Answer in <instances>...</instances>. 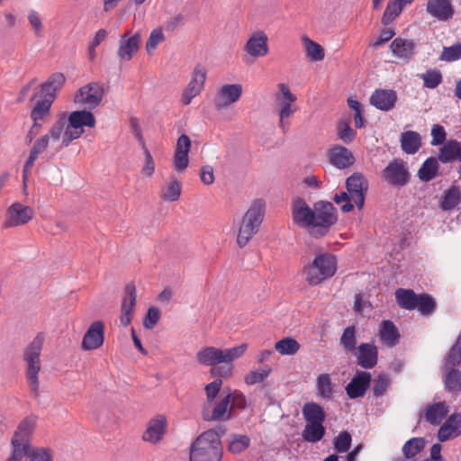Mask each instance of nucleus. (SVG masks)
I'll use <instances>...</instances> for the list:
<instances>
[{"mask_svg": "<svg viewBox=\"0 0 461 461\" xmlns=\"http://www.w3.org/2000/svg\"><path fill=\"white\" fill-rule=\"evenodd\" d=\"M425 445L423 438H411L404 443L402 451L404 456L417 460V456L423 450Z\"/></svg>", "mask_w": 461, "mask_h": 461, "instance_id": "nucleus-38", "label": "nucleus"}, {"mask_svg": "<svg viewBox=\"0 0 461 461\" xmlns=\"http://www.w3.org/2000/svg\"><path fill=\"white\" fill-rule=\"evenodd\" d=\"M461 363V336L457 339L456 344L451 348L445 361L444 368H455Z\"/></svg>", "mask_w": 461, "mask_h": 461, "instance_id": "nucleus-54", "label": "nucleus"}, {"mask_svg": "<svg viewBox=\"0 0 461 461\" xmlns=\"http://www.w3.org/2000/svg\"><path fill=\"white\" fill-rule=\"evenodd\" d=\"M275 349L281 355H294L300 349V344L293 338H285L275 344Z\"/></svg>", "mask_w": 461, "mask_h": 461, "instance_id": "nucleus-49", "label": "nucleus"}, {"mask_svg": "<svg viewBox=\"0 0 461 461\" xmlns=\"http://www.w3.org/2000/svg\"><path fill=\"white\" fill-rule=\"evenodd\" d=\"M427 12L439 21H449L452 19L455 9L451 0H428Z\"/></svg>", "mask_w": 461, "mask_h": 461, "instance_id": "nucleus-27", "label": "nucleus"}, {"mask_svg": "<svg viewBox=\"0 0 461 461\" xmlns=\"http://www.w3.org/2000/svg\"><path fill=\"white\" fill-rule=\"evenodd\" d=\"M292 218L297 226L312 230V208L303 198L297 197L293 201Z\"/></svg>", "mask_w": 461, "mask_h": 461, "instance_id": "nucleus-17", "label": "nucleus"}, {"mask_svg": "<svg viewBox=\"0 0 461 461\" xmlns=\"http://www.w3.org/2000/svg\"><path fill=\"white\" fill-rule=\"evenodd\" d=\"M33 209L21 203H14L6 211L4 221L5 228H13L24 225L33 217Z\"/></svg>", "mask_w": 461, "mask_h": 461, "instance_id": "nucleus-13", "label": "nucleus"}, {"mask_svg": "<svg viewBox=\"0 0 461 461\" xmlns=\"http://www.w3.org/2000/svg\"><path fill=\"white\" fill-rule=\"evenodd\" d=\"M222 385L221 379H216L205 385L206 403L212 404Z\"/></svg>", "mask_w": 461, "mask_h": 461, "instance_id": "nucleus-60", "label": "nucleus"}, {"mask_svg": "<svg viewBox=\"0 0 461 461\" xmlns=\"http://www.w3.org/2000/svg\"><path fill=\"white\" fill-rule=\"evenodd\" d=\"M357 364L366 369H371L377 364L378 349L372 343H362L355 350Z\"/></svg>", "mask_w": 461, "mask_h": 461, "instance_id": "nucleus-22", "label": "nucleus"}, {"mask_svg": "<svg viewBox=\"0 0 461 461\" xmlns=\"http://www.w3.org/2000/svg\"><path fill=\"white\" fill-rule=\"evenodd\" d=\"M390 378L385 374H381L374 381L373 393L375 397H380L387 391L390 386Z\"/></svg>", "mask_w": 461, "mask_h": 461, "instance_id": "nucleus-58", "label": "nucleus"}, {"mask_svg": "<svg viewBox=\"0 0 461 461\" xmlns=\"http://www.w3.org/2000/svg\"><path fill=\"white\" fill-rule=\"evenodd\" d=\"M445 386L451 393L461 391V372L455 368H445Z\"/></svg>", "mask_w": 461, "mask_h": 461, "instance_id": "nucleus-43", "label": "nucleus"}, {"mask_svg": "<svg viewBox=\"0 0 461 461\" xmlns=\"http://www.w3.org/2000/svg\"><path fill=\"white\" fill-rule=\"evenodd\" d=\"M394 294L396 303L402 309H418L422 315H429L436 309V302L430 294H417L412 290L404 288H398Z\"/></svg>", "mask_w": 461, "mask_h": 461, "instance_id": "nucleus-7", "label": "nucleus"}, {"mask_svg": "<svg viewBox=\"0 0 461 461\" xmlns=\"http://www.w3.org/2000/svg\"><path fill=\"white\" fill-rule=\"evenodd\" d=\"M423 86H438L442 81V75L439 70L433 69L428 70L426 74L423 75Z\"/></svg>", "mask_w": 461, "mask_h": 461, "instance_id": "nucleus-63", "label": "nucleus"}, {"mask_svg": "<svg viewBox=\"0 0 461 461\" xmlns=\"http://www.w3.org/2000/svg\"><path fill=\"white\" fill-rule=\"evenodd\" d=\"M379 336L381 341L389 347H393L400 337L398 329L391 321H383L381 322Z\"/></svg>", "mask_w": 461, "mask_h": 461, "instance_id": "nucleus-35", "label": "nucleus"}, {"mask_svg": "<svg viewBox=\"0 0 461 461\" xmlns=\"http://www.w3.org/2000/svg\"><path fill=\"white\" fill-rule=\"evenodd\" d=\"M449 412V406L445 402L428 404L423 412V417L430 425H439Z\"/></svg>", "mask_w": 461, "mask_h": 461, "instance_id": "nucleus-31", "label": "nucleus"}, {"mask_svg": "<svg viewBox=\"0 0 461 461\" xmlns=\"http://www.w3.org/2000/svg\"><path fill=\"white\" fill-rule=\"evenodd\" d=\"M356 329L354 326H348L344 330L340 337V345L347 352H352L356 349Z\"/></svg>", "mask_w": 461, "mask_h": 461, "instance_id": "nucleus-52", "label": "nucleus"}, {"mask_svg": "<svg viewBox=\"0 0 461 461\" xmlns=\"http://www.w3.org/2000/svg\"><path fill=\"white\" fill-rule=\"evenodd\" d=\"M351 441V435L348 431H341L337 437L334 438V448L339 453H345L350 448Z\"/></svg>", "mask_w": 461, "mask_h": 461, "instance_id": "nucleus-55", "label": "nucleus"}, {"mask_svg": "<svg viewBox=\"0 0 461 461\" xmlns=\"http://www.w3.org/2000/svg\"><path fill=\"white\" fill-rule=\"evenodd\" d=\"M104 341V324L102 321H95L88 327L83 336L81 348L90 351L101 348Z\"/></svg>", "mask_w": 461, "mask_h": 461, "instance_id": "nucleus-16", "label": "nucleus"}, {"mask_svg": "<svg viewBox=\"0 0 461 461\" xmlns=\"http://www.w3.org/2000/svg\"><path fill=\"white\" fill-rule=\"evenodd\" d=\"M50 136H41L37 139L33 143L32 148L30 150L29 157L23 166V177L26 178L29 172L32 169L34 162L38 158L39 155L42 153L49 146Z\"/></svg>", "mask_w": 461, "mask_h": 461, "instance_id": "nucleus-32", "label": "nucleus"}, {"mask_svg": "<svg viewBox=\"0 0 461 461\" xmlns=\"http://www.w3.org/2000/svg\"><path fill=\"white\" fill-rule=\"evenodd\" d=\"M241 95V88H220L214 97L218 109L235 103Z\"/></svg>", "mask_w": 461, "mask_h": 461, "instance_id": "nucleus-36", "label": "nucleus"}, {"mask_svg": "<svg viewBox=\"0 0 461 461\" xmlns=\"http://www.w3.org/2000/svg\"><path fill=\"white\" fill-rule=\"evenodd\" d=\"M348 105L354 112L353 118L355 126L357 129H361L365 127L366 120L363 116L364 114V106L357 100L353 97L348 98Z\"/></svg>", "mask_w": 461, "mask_h": 461, "instance_id": "nucleus-50", "label": "nucleus"}, {"mask_svg": "<svg viewBox=\"0 0 461 461\" xmlns=\"http://www.w3.org/2000/svg\"><path fill=\"white\" fill-rule=\"evenodd\" d=\"M438 168V161L435 158H427L418 171V176L422 181L432 180Z\"/></svg>", "mask_w": 461, "mask_h": 461, "instance_id": "nucleus-44", "label": "nucleus"}, {"mask_svg": "<svg viewBox=\"0 0 461 461\" xmlns=\"http://www.w3.org/2000/svg\"><path fill=\"white\" fill-rule=\"evenodd\" d=\"M457 140H450L444 143L438 152V159L443 163L456 160Z\"/></svg>", "mask_w": 461, "mask_h": 461, "instance_id": "nucleus-46", "label": "nucleus"}, {"mask_svg": "<svg viewBox=\"0 0 461 461\" xmlns=\"http://www.w3.org/2000/svg\"><path fill=\"white\" fill-rule=\"evenodd\" d=\"M271 371L270 367L261 370H251L245 375L244 381L249 385L261 383L270 375Z\"/></svg>", "mask_w": 461, "mask_h": 461, "instance_id": "nucleus-56", "label": "nucleus"}, {"mask_svg": "<svg viewBox=\"0 0 461 461\" xmlns=\"http://www.w3.org/2000/svg\"><path fill=\"white\" fill-rule=\"evenodd\" d=\"M347 191H341L333 197L337 204L342 203L344 212H351L356 205L362 209L365 203L366 194L368 189V181L362 173H354L346 180Z\"/></svg>", "mask_w": 461, "mask_h": 461, "instance_id": "nucleus-4", "label": "nucleus"}, {"mask_svg": "<svg viewBox=\"0 0 461 461\" xmlns=\"http://www.w3.org/2000/svg\"><path fill=\"white\" fill-rule=\"evenodd\" d=\"M461 59V43L457 42L450 47H444L439 59L444 61H455Z\"/></svg>", "mask_w": 461, "mask_h": 461, "instance_id": "nucleus-57", "label": "nucleus"}, {"mask_svg": "<svg viewBox=\"0 0 461 461\" xmlns=\"http://www.w3.org/2000/svg\"><path fill=\"white\" fill-rule=\"evenodd\" d=\"M295 101L296 96L290 92L289 88H280L276 95V106L279 109V126L283 131L286 130L285 119L289 118L297 110Z\"/></svg>", "mask_w": 461, "mask_h": 461, "instance_id": "nucleus-14", "label": "nucleus"}, {"mask_svg": "<svg viewBox=\"0 0 461 461\" xmlns=\"http://www.w3.org/2000/svg\"><path fill=\"white\" fill-rule=\"evenodd\" d=\"M66 122L59 120L51 127L49 133L45 134V136H50V140H51L52 142L60 141L59 148L68 147L70 143L66 142Z\"/></svg>", "mask_w": 461, "mask_h": 461, "instance_id": "nucleus-40", "label": "nucleus"}, {"mask_svg": "<svg viewBox=\"0 0 461 461\" xmlns=\"http://www.w3.org/2000/svg\"><path fill=\"white\" fill-rule=\"evenodd\" d=\"M337 271V259L330 253L317 255L313 260L303 267V273L308 285L316 286L332 277Z\"/></svg>", "mask_w": 461, "mask_h": 461, "instance_id": "nucleus-6", "label": "nucleus"}, {"mask_svg": "<svg viewBox=\"0 0 461 461\" xmlns=\"http://www.w3.org/2000/svg\"><path fill=\"white\" fill-rule=\"evenodd\" d=\"M461 198V194L457 187L453 186L447 190L445 194L443 200L441 202V208L445 211H448L456 206Z\"/></svg>", "mask_w": 461, "mask_h": 461, "instance_id": "nucleus-53", "label": "nucleus"}, {"mask_svg": "<svg viewBox=\"0 0 461 461\" xmlns=\"http://www.w3.org/2000/svg\"><path fill=\"white\" fill-rule=\"evenodd\" d=\"M328 157L330 163L339 169L348 168L355 162L353 153L348 148L340 145L330 148Z\"/></svg>", "mask_w": 461, "mask_h": 461, "instance_id": "nucleus-21", "label": "nucleus"}, {"mask_svg": "<svg viewBox=\"0 0 461 461\" xmlns=\"http://www.w3.org/2000/svg\"><path fill=\"white\" fill-rule=\"evenodd\" d=\"M303 416L306 423H321L325 420V411L323 408L316 402H306L302 410Z\"/></svg>", "mask_w": 461, "mask_h": 461, "instance_id": "nucleus-34", "label": "nucleus"}, {"mask_svg": "<svg viewBox=\"0 0 461 461\" xmlns=\"http://www.w3.org/2000/svg\"><path fill=\"white\" fill-rule=\"evenodd\" d=\"M402 9L403 7L401 4L396 3L394 0H389L381 18L382 24L384 26L390 25L400 15Z\"/></svg>", "mask_w": 461, "mask_h": 461, "instance_id": "nucleus-45", "label": "nucleus"}, {"mask_svg": "<svg viewBox=\"0 0 461 461\" xmlns=\"http://www.w3.org/2000/svg\"><path fill=\"white\" fill-rule=\"evenodd\" d=\"M446 131L443 126L439 124H434L431 129V141L432 146H438L445 143L446 140Z\"/></svg>", "mask_w": 461, "mask_h": 461, "instance_id": "nucleus-62", "label": "nucleus"}, {"mask_svg": "<svg viewBox=\"0 0 461 461\" xmlns=\"http://www.w3.org/2000/svg\"><path fill=\"white\" fill-rule=\"evenodd\" d=\"M35 427V419H23L12 439L13 453L9 461H21L27 456L30 461H52V452L44 447L30 448V438Z\"/></svg>", "mask_w": 461, "mask_h": 461, "instance_id": "nucleus-2", "label": "nucleus"}, {"mask_svg": "<svg viewBox=\"0 0 461 461\" xmlns=\"http://www.w3.org/2000/svg\"><path fill=\"white\" fill-rule=\"evenodd\" d=\"M57 96L56 88H37L31 98L32 109L31 118L33 122L45 121L50 112L51 104Z\"/></svg>", "mask_w": 461, "mask_h": 461, "instance_id": "nucleus-11", "label": "nucleus"}, {"mask_svg": "<svg viewBox=\"0 0 461 461\" xmlns=\"http://www.w3.org/2000/svg\"><path fill=\"white\" fill-rule=\"evenodd\" d=\"M142 150L145 157V163L141 168V174L147 177H151L155 172V162L150 151L145 144L142 146Z\"/></svg>", "mask_w": 461, "mask_h": 461, "instance_id": "nucleus-59", "label": "nucleus"}, {"mask_svg": "<svg viewBox=\"0 0 461 461\" xmlns=\"http://www.w3.org/2000/svg\"><path fill=\"white\" fill-rule=\"evenodd\" d=\"M137 293L133 283L126 285L124 289V297L121 305L120 321L122 325L128 326L133 317L134 307L136 305Z\"/></svg>", "mask_w": 461, "mask_h": 461, "instance_id": "nucleus-19", "label": "nucleus"}, {"mask_svg": "<svg viewBox=\"0 0 461 461\" xmlns=\"http://www.w3.org/2000/svg\"><path fill=\"white\" fill-rule=\"evenodd\" d=\"M312 212V230L310 233L314 237H322L337 222V210L330 202L319 201L313 204Z\"/></svg>", "mask_w": 461, "mask_h": 461, "instance_id": "nucleus-9", "label": "nucleus"}, {"mask_svg": "<svg viewBox=\"0 0 461 461\" xmlns=\"http://www.w3.org/2000/svg\"><path fill=\"white\" fill-rule=\"evenodd\" d=\"M265 206L263 200L257 199L244 213L237 235V244L240 248H244L259 230L265 216Z\"/></svg>", "mask_w": 461, "mask_h": 461, "instance_id": "nucleus-5", "label": "nucleus"}, {"mask_svg": "<svg viewBox=\"0 0 461 461\" xmlns=\"http://www.w3.org/2000/svg\"><path fill=\"white\" fill-rule=\"evenodd\" d=\"M326 429L321 423H306L302 431V437L304 441L316 443L322 439Z\"/></svg>", "mask_w": 461, "mask_h": 461, "instance_id": "nucleus-37", "label": "nucleus"}, {"mask_svg": "<svg viewBox=\"0 0 461 461\" xmlns=\"http://www.w3.org/2000/svg\"><path fill=\"white\" fill-rule=\"evenodd\" d=\"M416 44L413 40L402 37L395 38L390 44V50L393 56L404 61L411 60L415 54Z\"/></svg>", "mask_w": 461, "mask_h": 461, "instance_id": "nucleus-28", "label": "nucleus"}, {"mask_svg": "<svg viewBox=\"0 0 461 461\" xmlns=\"http://www.w3.org/2000/svg\"><path fill=\"white\" fill-rule=\"evenodd\" d=\"M181 195V186L176 178H171L170 182L162 189L160 198L164 201L175 202Z\"/></svg>", "mask_w": 461, "mask_h": 461, "instance_id": "nucleus-47", "label": "nucleus"}, {"mask_svg": "<svg viewBox=\"0 0 461 461\" xmlns=\"http://www.w3.org/2000/svg\"><path fill=\"white\" fill-rule=\"evenodd\" d=\"M44 334L38 333L24 351V361L27 365L26 377L31 389L37 393L39 390L38 375L41 371L40 356L44 343Z\"/></svg>", "mask_w": 461, "mask_h": 461, "instance_id": "nucleus-8", "label": "nucleus"}, {"mask_svg": "<svg viewBox=\"0 0 461 461\" xmlns=\"http://www.w3.org/2000/svg\"><path fill=\"white\" fill-rule=\"evenodd\" d=\"M371 382V375L368 372H357L346 386L347 394L350 399L363 397Z\"/></svg>", "mask_w": 461, "mask_h": 461, "instance_id": "nucleus-23", "label": "nucleus"}, {"mask_svg": "<svg viewBox=\"0 0 461 461\" xmlns=\"http://www.w3.org/2000/svg\"><path fill=\"white\" fill-rule=\"evenodd\" d=\"M245 50L253 57H263L267 54V36L258 31L252 34L246 43Z\"/></svg>", "mask_w": 461, "mask_h": 461, "instance_id": "nucleus-30", "label": "nucleus"}, {"mask_svg": "<svg viewBox=\"0 0 461 461\" xmlns=\"http://www.w3.org/2000/svg\"><path fill=\"white\" fill-rule=\"evenodd\" d=\"M401 147L407 154L416 153L421 146V137L417 131H406L401 134Z\"/></svg>", "mask_w": 461, "mask_h": 461, "instance_id": "nucleus-33", "label": "nucleus"}, {"mask_svg": "<svg viewBox=\"0 0 461 461\" xmlns=\"http://www.w3.org/2000/svg\"><path fill=\"white\" fill-rule=\"evenodd\" d=\"M407 163L401 158L393 159L381 172V179L393 187H402L410 181Z\"/></svg>", "mask_w": 461, "mask_h": 461, "instance_id": "nucleus-12", "label": "nucleus"}, {"mask_svg": "<svg viewBox=\"0 0 461 461\" xmlns=\"http://www.w3.org/2000/svg\"><path fill=\"white\" fill-rule=\"evenodd\" d=\"M66 82L65 76L60 73H53L46 81L38 83L36 77H33L29 81L25 86H62Z\"/></svg>", "mask_w": 461, "mask_h": 461, "instance_id": "nucleus-51", "label": "nucleus"}, {"mask_svg": "<svg viewBox=\"0 0 461 461\" xmlns=\"http://www.w3.org/2000/svg\"><path fill=\"white\" fill-rule=\"evenodd\" d=\"M230 394H227L217 402L213 408L212 404L205 403L202 410V417L206 421L228 420L231 417V407L230 405Z\"/></svg>", "mask_w": 461, "mask_h": 461, "instance_id": "nucleus-15", "label": "nucleus"}, {"mask_svg": "<svg viewBox=\"0 0 461 461\" xmlns=\"http://www.w3.org/2000/svg\"><path fill=\"white\" fill-rule=\"evenodd\" d=\"M226 428L219 425L201 433L190 446V461H221L222 445L221 438Z\"/></svg>", "mask_w": 461, "mask_h": 461, "instance_id": "nucleus-3", "label": "nucleus"}, {"mask_svg": "<svg viewBox=\"0 0 461 461\" xmlns=\"http://www.w3.org/2000/svg\"><path fill=\"white\" fill-rule=\"evenodd\" d=\"M396 101L395 91L386 88H376L370 97V104L381 111L393 109Z\"/></svg>", "mask_w": 461, "mask_h": 461, "instance_id": "nucleus-26", "label": "nucleus"}, {"mask_svg": "<svg viewBox=\"0 0 461 461\" xmlns=\"http://www.w3.org/2000/svg\"><path fill=\"white\" fill-rule=\"evenodd\" d=\"M305 45L307 56L313 61H321L324 59V49L316 41H312L307 36L303 37Z\"/></svg>", "mask_w": 461, "mask_h": 461, "instance_id": "nucleus-48", "label": "nucleus"}, {"mask_svg": "<svg viewBox=\"0 0 461 461\" xmlns=\"http://www.w3.org/2000/svg\"><path fill=\"white\" fill-rule=\"evenodd\" d=\"M247 344L230 348L206 347L196 354V360L200 365L212 366L211 373L221 377L231 375L232 362L244 355Z\"/></svg>", "mask_w": 461, "mask_h": 461, "instance_id": "nucleus-1", "label": "nucleus"}, {"mask_svg": "<svg viewBox=\"0 0 461 461\" xmlns=\"http://www.w3.org/2000/svg\"><path fill=\"white\" fill-rule=\"evenodd\" d=\"M96 120L93 113L86 110L71 112L66 127V142L71 143L84 133V127L94 128Z\"/></svg>", "mask_w": 461, "mask_h": 461, "instance_id": "nucleus-10", "label": "nucleus"}, {"mask_svg": "<svg viewBox=\"0 0 461 461\" xmlns=\"http://www.w3.org/2000/svg\"><path fill=\"white\" fill-rule=\"evenodd\" d=\"M103 97L104 88H78L74 95V102L85 109H95Z\"/></svg>", "mask_w": 461, "mask_h": 461, "instance_id": "nucleus-20", "label": "nucleus"}, {"mask_svg": "<svg viewBox=\"0 0 461 461\" xmlns=\"http://www.w3.org/2000/svg\"><path fill=\"white\" fill-rule=\"evenodd\" d=\"M191 148V140L182 134L176 141L175 152L173 155V167L176 172H184L189 165L188 153Z\"/></svg>", "mask_w": 461, "mask_h": 461, "instance_id": "nucleus-18", "label": "nucleus"}, {"mask_svg": "<svg viewBox=\"0 0 461 461\" xmlns=\"http://www.w3.org/2000/svg\"><path fill=\"white\" fill-rule=\"evenodd\" d=\"M160 318V312L156 307H150L143 320V325L147 329H153Z\"/></svg>", "mask_w": 461, "mask_h": 461, "instance_id": "nucleus-64", "label": "nucleus"}, {"mask_svg": "<svg viewBox=\"0 0 461 461\" xmlns=\"http://www.w3.org/2000/svg\"><path fill=\"white\" fill-rule=\"evenodd\" d=\"M338 138L345 144H350L356 138V131L348 119H341L336 127Z\"/></svg>", "mask_w": 461, "mask_h": 461, "instance_id": "nucleus-41", "label": "nucleus"}, {"mask_svg": "<svg viewBox=\"0 0 461 461\" xmlns=\"http://www.w3.org/2000/svg\"><path fill=\"white\" fill-rule=\"evenodd\" d=\"M206 79V69L197 65L194 71L191 81L189 82L187 86H203Z\"/></svg>", "mask_w": 461, "mask_h": 461, "instance_id": "nucleus-61", "label": "nucleus"}, {"mask_svg": "<svg viewBox=\"0 0 461 461\" xmlns=\"http://www.w3.org/2000/svg\"><path fill=\"white\" fill-rule=\"evenodd\" d=\"M250 445V438L247 435L231 434L228 438V449L237 454L247 449Z\"/></svg>", "mask_w": 461, "mask_h": 461, "instance_id": "nucleus-42", "label": "nucleus"}, {"mask_svg": "<svg viewBox=\"0 0 461 461\" xmlns=\"http://www.w3.org/2000/svg\"><path fill=\"white\" fill-rule=\"evenodd\" d=\"M317 395L330 400L333 394V384L329 374H321L316 380Z\"/></svg>", "mask_w": 461, "mask_h": 461, "instance_id": "nucleus-39", "label": "nucleus"}, {"mask_svg": "<svg viewBox=\"0 0 461 461\" xmlns=\"http://www.w3.org/2000/svg\"><path fill=\"white\" fill-rule=\"evenodd\" d=\"M129 32L121 36L119 41L118 56L124 60H131L133 53L138 51L140 44V33L136 32L131 37L127 38Z\"/></svg>", "mask_w": 461, "mask_h": 461, "instance_id": "nucleus-29", "label": "nucleus"}, {"mask_svg": "<svg viewBox=\"0 0 461 461\" xmlns=\"http://www.w3.org/2000/svg\"><path fill=\"white\" fill-rule=\"evenodd\" d=\"M167 424V420L164 415H157L149 421L142 438L150 443L160 441L166 432Z\"/></svg>", "mask_w": 461, "mask_h": 461, "instance_id": "nucleus-25", "label": "nucleus"}, {"mask_svg": "<svg viewBox=\"0 0 461 461\" xmlns=\"http://www.w3.org/2000/svg\"><path fill=\"white\" fill-rule=\"evenodd\" d=\"M461 435V413L451 414L439 427L438 438L441 442L455 438Z\"/></svg>", "mask_w": 461, "mask_h": 461, "instance_id": "nucleus-24", "label": "nucleus"}]
</instances>
